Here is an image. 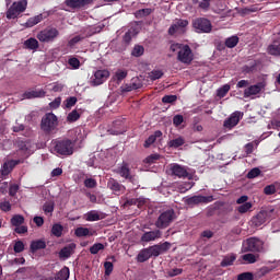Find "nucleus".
I'll return each mask as SVG.
<instances>
[{"label":"nucleus","mask_w":280,"mask_h":280,"mask_svg":"<svg viewBox=\"0 0 280 280\" xmlns=\"http://www.w3.org/2000/svg\"><path fill=\"white\" fill-rule=\"evenodd\" d=\"M171 246L172 244H170V242H164L162 244H155L147 248H143L138 254L137 261H139L140 264H143L152 257H159L160 255H163V253H167Z\"/></svg>","instance_id":"nucleus-1"},{"label":"nucleus","mask_w":280,"mask_h":280,"mask_svg":"<svg viewBox=\"0 0 280 280\" xmlns=\"http://www.w3.org/2000/svg\"><path fill=\"white\" fill-rule=\"evenodd\" d=\"M51 149L59 156H71L75 152V140L57 138L51 141Z\"/></svg>","instance_id":"nucleus-2"},{"label":"nucleus","mask_w":280,"mask_h":280,"mask_svg":"<svg viewBox=\"0 0 280 280\" xmlns=\"http://www.w3.org/2000/svg\"><path fill=\"white\" fill-rule=\"evenodd\" d=\"M171 51H177V59L184 65H189L194 60V52H191L189 45L172 44Z\"/></svg>","instance_id":"nucleus-3"},{"label":"nucleus","mask_w":280,"mask_h":280,"mask_svg":"<svg viewBox=\"0 0 280 280\" xmlns=\"http://www.w3.org/2000/svg\"><path fill=\"white\" fill-rule=\"evenodd\" d=\"M242 253H266L264 241L258 237H249L242 243Z\"/></svg>","instance_id":"nucleus-4"},{"label":"nucleus","mask_w":280,"mask_h":280,"mask_svg":"<svg viewBox=\"0 0 280 280\" xmlns=\"http://www.w3.org/2000/svg\"><path fill=\"white\" fill-rule=\"evenodd\" d=\"M174 220H176V212H174V209L164 210L158 217L155 226L156 229H167Z\"/></svg>","instance_id":"nucleus-5"},{"label":"nucleus","mask_w":280,"mask_h":280,"mask_svg":"<svg viewBox=\"0 0 280 280\" xmlns=\"http://www.w3.org/2000/svg\"><path fill=\"white\" fill-rule=\"evenodd\" d=\"M58 36H60V31L54 26H48L37 33L36 38L39 40V43H54Z\"/></svg>","instance_id":"nucleus-6"},{"label":"nucleus","mask_w":280,"mask_h":280,"mask_svg":"<svg viewBox=\"0 0 280 280\" xmlns=\"http://www.w3.org/2000/svg\"><path fill=\"white\" fill-rule=\"evenodd\" d=\"M192 27L197 34H211L213 25L207 18H197L192 20Z\"/></svg>","instance_id":"nucleus-7"},{"label":"nucleus","mask_w":280,"mask_h":280,"mask_svg":"<svg viewBox=\"0 0 280 280\" xmlns=\"http://www.w3.org/2000/svg\"><path fill=\"white\" fill-rule=\"evenodd\" d=\"M58 127V117L52 114L48 113L42 118L40 128L44 132H52Z\"/></svg>","instance_id":"nucleus-8"},{"label":"nucleus","mask_w":280,"mask_h":280,"mask_svg":"<svg viewBox=\"0 0 280 280\" xmlns=\"http://www.w3.org/2000/svg\"><path fill=\"white\" fill-rule=\"evenodd\" d=\"M27 10V0L14 2L7 11V19H18Z\"/></svg>","instance_id":"nucleus-9"},{"label":"nucleus","mask_w":280,"mask_h":280,"mask_svg":"<svg viewBox=\"0 0 280 280\" xmlns=\"http://www.w3.org/2000/svg\"><path fill=\"white\" fill-rule=\"evenodd\" d=\"M184 202L189 207H194L196 205H209V202H213V196L197 195L192 197H186Z\"/></svg>","instance_id":"nucleus-10"},{"label":"nucleus","mask_w":280,"mask_h":280,"mask_svg":"<svg viewBox=\"0 0 280 280\" xmlns=\"http://www.w3.org/2000/svg\"><path fill=\"white\" fill-rule=\"evenodd\" d=\"M171 172L173 176H177V178H188L191 180V170L187 166H183L180 164H172Z\"/></svg>","instance_id":"nucleus-11"},{"label":"nucleus","mask_w":280,"mask_h":280,"mask_svg":"<svg viewBox=\"0 0 280 280\" xmlns=\"http://www.w3.org/2000/svg\"><path fill=\"white\" fill-rule=\"evenodd\" d=\"M117 174L121 176V178H126V180H129V183H132V185L138 186L139 180L135 177V175L130 174V167L127 163H122L120 167H118Z\"/></svg>","instance_id":"nucleus-12"},{"label":"nucleus","mask_w":280,"mask_h":280,"mask_svg":"<svg viewBox=\"0 0 280 280\" xmlns=\"http://www.w3.org/2000/svg\"><path fill=\"white\" fill-rule=\"evenodd\" d=\"M244 117V113L242 112H234L230 115L229 118H226L223 122L224 128H228V130H232V128H235L240 124V119Z\"/></svg>","instance_id":"nucleus-13"},{"label":"nucleus","mask_w":280,"mask_h":280,"mask_svg":"<svg viewBox=\"0 0 280 280\" xmlns=\"http://www.w3.org/2000/svg\"><path fill=\"white\" fill-rule=\"evenodd\" d=\"M110 72L108 70H97L94 72V75L91 78L92 86H100L104 84L105 80H108Z\"/></svg>","instance_id":"nucleus-14"},{"label":"nucleus","mask_w":280,"mask_h":280,"mask_svg":"<svg viewBox=\"0 0 280 280\" xmlns=\"http://www.w3.org/2000/svg\"><path fill=\"white\" fill-rule=\"evenodd\" d=\"M163 237V232L161 230H153L144 232L141 235L140 242L144 244H149V242H156V240H161Z\"/></svg>","instance_id":"nucleus-15"},{"label":"nucleus","mask_w":280,"mask_h":280,"mask_svg":"<svg viewBox=\"0 0 280 280\" xmlns=\"http://www.w3.org/2000/svg\"><path fill=\"white\" fill-rule=\"evenodd\" d=\"M107 187L115 194V196H121L124 191H126V186L122 184L118 183L117 179L115 178H109L107 182Z\"/></svg>","instance_id":"nucleus-16"},{"label":"nucleus","mask_w":280,"mask_h":280,"mask_svg":"<svg viewBox=\"0 0 280 280\" xmlns=\"http://www.w3.org/2000/svg\"><path fill=\"white\" fill-rule=\"evenodd\" d=\"M269 215H270V212L266 210H261L254 218H252V225L261 226L262 224H266V221L268 220Z\"/></svg>","instance_id":"nucleus-17"},{"label":"nucleus","mask_w":280,"mask_h":280,"mask_svg":"<svg viewBox=\"0 0 280 280\" xmlns=\"http://www.w3.org/2000/svg\"><path fill=\"white\" fill-rule=\"evenodd\" d=\"M189 25V21L187 20H177L173 25L170 26L168 28V34L173 36V34H176L178 30H185Z\"/></svg>","instance_id":"nucleus-18"},{"label":"nucleus","mask_w":280,"mask_h":280,"mask_svg":"<svg viewBox=\"0 0 280 280\" xmlns=\"http://www.w3.org/2000/svg\"><path fill=\"white\" fill-rule=\"evenodd\" d=\"M86 222H97L104 220V214L98 210H91L84 214Z\"/></svg>","instance_id":"nucleus-19"},{"label":"nucleus","mask_w":280,"mask_h":280,"mask_svg":"<svg viewBox=\"0 0 280 280\" xmlns=\"http://www.w3.org/2000/svg\"><path fill=\"white\" fill-rule=\"evenodd\" d=\"M264 89V85L261 83L252 85L244 91V97H253V95H258V93H261V90Z\"/></svg>","instance_id":"nucleus-20"},{"label":"nucleus","mask_w":280,"mask_h":280,"mask_svg":"<svg viewBox=\"0 0 280 280\" xmlns=\"http://www.w3.org/2000/svg\"><path fill=\"white\" fill-rule=\"evenodd\" d=\"M73 250H75V244L74 243H70L69 245L65 246L59 252L60 259H69V257H71V255H73Z\"/></svg>","instance_id":"nucleus-21"},{"label":"nucleus","mask_w":280,"mask_h":280,"mask_svg":"<svg viewBox=\"0 0 280 280\" xmlns=\"http://www.w3.org/2000/svg\"><path fill=\"white\" fill-rule=\"evenodd\" d=\"M45 19H47V16H45V14H43V13L32 16L26 21L25 27H34V25H38V23H43V21H45Z\"/></svg>","instance_id":"nucleus-22"},{"label":"nucleus","mask_w":280,"mask_h":280,"mask_svg":"<svg viewBox=\"0 0 280 280\" xmlns=\"http://www.w3.org/2000/svg\"><path fill=\"white\" fill-rule=\"evenodd\" d=\"M16 165H19V162H16L14 160L4 162L1 167L0 174L8 176V174H10V172H12V170H14V167H16Z\"/></svg>","instance_id":"nucleus-23"},{"label":"nucleus","mask_w":280,"mask_h":280,"mask_svg":"<svg viewBox=\"0 0 280 280\" xmlns=\"http://www.w3.org/2000/svg\"><path fill=\"white\" fill-rule=\"evenodd\" d=\"M89 3H93V0H66V4L68 8H84V5H89Z\"/></svg>","instance_id":"nucleus-24"},{"label":"nucleus","mask_w":280,"mask_h":280,"mask_svg":"<svg viewBox=\"0 0 280 280\" xmlns=\"http://www.w3.org/2000/svg\"><path fill=\"white\" fill-rule=\"evenodd\" d=\"M24 100H35L36 97H45L44 90L26 91L23 94Z\"/></svg>","instance_id":"nucleus-25"},{"label":"nucleus","mask_w":280,"mask_h":280,"mask_svg":"<svg viewBox=\"0 0 280 280\" xmlns=\"http://www.w3.org/2000/svg\"><path fill=\"white\" fill-rule=\"evenodd\" d=\"M139 34V27L137 26H131L128 32L125 33L122 40L125 43H130L132 40L133 36H137Z\"/></svg>","instance_id":"nucleus-26"},{"label":"nucleus","mask_w":280,"mask_h":280,"mask_svg":"<svg viewBox=\"0 0 280 280\" xmlns=\"http://www.w3.org/2000/svg\"><path fill=\"white\" fill-rule=\"evenodd\" d=\"M25 49H31V51H36L38 49V39L31 37L24 42Z\"/></svg>","instance_id":"nucleus-27"},{"label":"nucleus","mask_w":280,"mask_h":280,"mask_svg":"<svg viewBox=\"0 0 280 280\" xmlns=\"http://www.w3.org/2000/svg\"><path fill=\"white\" fill-rule=\"evenodd\" d=\"M18 148L19 150H21V152H24L26 154V156H30V154H32V143H30L28 141H20L18 143Z\"/></svg>","instance_id":"nucleus-28"},{"label":"nucleus","mask_w":280,"mask_h":280,"mask_svg":"<svg viewBox=\"0 0 280 280\" xmlns=\"http://www.w3.org/2000/svg\"><path fill=\"white\" fill-rule=\"evenodd\" d=\"M161 137H163V132L161 130L155 131L144 141V148H150V145H152L156 139H161Z\"/></svg>","instance_id":"nucleus-29"},{"label":"nucleus","mask_w":280,"mask_h":280,"mask_svg":"<svg viewBox=\"0 0 280 280\" xmlns=\"http://www.w3.org/2000/svg\"><path fill=\"white\" fill-rule=\"evenodd\" d=\"M43 248H47V243H45L43 240L33 241L31 243L32 253H36V250H43Z\"/></svg>","instance_id":"nucleus-30"},{"label":"nucleus","mask_w":280,"mask_h":280,"mask_svg":"<svg viewBox=\"0 0 280 280\" xmlns=\"http://www.w3.org/2000/svg\"><path fill=\"white\" fill-rule=\"evenodd\" d=\"M143 86V83H141V80L139 78L132 79V83L130 85H127L124 91L129 93V91H137V89H141Z\"/></svg>","instance_id":"nucleus-31"},{"label":"nucleus","mask_w":280,"mask_h":280,"mask_svg":"<svg viewBox=\"0 0 280 280\" xmlns=\"http://www.w3.org/2000/svg\"><path fill=\"white\" fill-rule=\"evenodd\" d=\"M74 235L77 237H89L93 235V232H91V230H89L88 228H77L75 231H74Z\"/></svg>","instance_id":"nucleus-32"},{"label":"nucleus","mask_w":280,"mask_h":280,"mask_svg":"<svg viewBox=\"0 0 280 280\" xmlns=\"http://www.w3.org/2000/svg\"><path fill=\"white\" fill-rule=\"evenodd\" d=\"M267 52L270 56H280V43L275 42L273 44H270L267 48Z\"/></svg>","instance_id":"nucleus-33"},{"label":"nucleus","mask_w":280,"mask_h":280,"mask_svg":"<svg viewBox=\"0 0 280 280\" xmlns=\"http://www.w3.org/2000/svg\"><path fill=\"white\" fill-rule=\"evenodd\" d=\"M182 145H185V138L178 137L168 142V148H180Z\"/></svg>","instance_id":"nucleus-34"},{"label":"nucleus","mask_w":280,"mask_h":280,"mask_svg":"<svg viewBox=\"0 0 280 280\" xmlns=\"http://www.w3.org/2000/svg\"><path fill=\"white\" fill-rule=\"evenodd\" d=\"M235 259H236L235 254L224 256L223 260L221 261L222 268H226L228 266H233Z\"/></svg>","instance_id":"nucleus-35"},{"label":"nucleus","mask_w":280,"mask_h":280,"mask_svg":"<svg viewBox=\"0 0 280 280\" xmlns=\"http://www.w3.org/2000/svg\"><path fill=\"white\" fill-rule=\"evenodd\" d=\"M69 267H63L55 277V280H69Z\"/></svg>","instance_id":"nucleus-36"},{"label":"nucleus","mask_w":280,"mask_h":280,"mask_svg":"<svg viewBox=\"0 0 280 280\" xmlns=\"http://www.w3.org/2000/svg\"><path fill=\"white\" fill-rule=\"evenodd\" d=\"M243 261H245V264H256V261L259 259V255H255V254H245L242 256Z\"/></svg>","instance_id":"nucleus-37"},{"label":"nucleus","mask_w":280,"mask_h":280,"mask_svg":"<svg viewBox=\"0 0 280 280\" xmlns=\"http://www.w3.org/2000/svg\"><path fill=\"white\" fill-rule=\"evenodd\" d=\"M25 222V218L21 214H15L11 218V224L12 226H21L22 224H24Z\"/></svg>","instance_id":"nucleus-38"},{"label":"nucleus","mask_w":280,"mask_h":280,"mask_svg":"<svg viewBox=\"0 0 280 280\" xmlns=\"http://www.w3.org/2000/svg\"><path fill=\"white\" fill-rule=\"evenodd\" d=\"M152 14V9L147 8V9H140L135 12L136 19H144V16H150Z\"/></svg>","instance_id":"nucleus-39"},{"label":"nucleus","mask_w":280,"mask_h":280,"mask_svg":"<svg viewBox=\"0 0 280 280\" xmlns=\"http://www.w3.org/2000/svg\"><path fill=\"white\" fill-rule=\"evenodd\" d=\"M62 231H65V228L60 223H56L51 228V233L55 237H62Z\"/></svg>","instance_id":"nucleus-40"},{"label":"nucleus","mask_w":280,"mask_h":280,"mask_svg":"<svg viewBox=\"0 0 280 280\" xmlns=\"http://www.w3.org/2000/svg\"><path fill=\"white\" fill-rule=\"evenodd\" d=\"M238 43H240V37L237 36H231L225 39V46H228L229 49H233V47H237Z\"/></svg>","instance_id":"nucleus-41"},{"label":"nucleus","mask_w":280,"mask_h":280,"mask_svg":"<svg viewBox=\"0 0 280 280\" xmlns=\"http://www.w3.org/2000/svg\"><path fill=\"white\" fill-rule=\"evenodd\" d=\"M144 51L145 48H143V46L136 45L131 51V56H133L135 58H140V56H143Z\"/></svg>","instance_id":"nucleus-42"},{"label":"nucleus","mask_w":280,"mask_h":280,"mask_svg":"<svg viewBox=\"0 0 280 280\" xmlns=\"http://www.w3.org/2000/svg\"><path fill=\"white\" fill-rule=\"evenodd\" d=\"M231 91V85L225 84L217 90L218 97H226V93Z\"/></svg>","instance_id":"nucleus-43"},{"label":"nucleus","mask_w":280,"mask_h":280,"mask_svg":"<svg viewBox=\"0 0 280 280\" xmlns=\"http://www.w3.org/2000/svg\"><path fill=\"white\" fill-rule=\"evenodd\" d=\"M43 211L46 215H51L54 213V202L47 201L43 205Z\"/></svg>","instance_id":"nucleus-44"},{"label":"nucleus","mask_w":280,"mask_h":280,"mask_svg":"<svg viewBox=\"0 0 280 280\" xmlns=\"http://www.w3.org/2000/svg\"><path fill=\"white\" fill-rule=\"evenodd\" d=\"M160 159L161 155L159 153H153L145 158L144 163H147L148 165H152L153 163H156V161H159Z\"/></svg>","instance_id":"nucleus-45"},{"label":"nucleus","mask_w":280,"mask_h":280,"mask_svg":"<svg viewBox=\"0 0 280 280\" xmlns=\"http://www.w3.org/2000/svg\"><path fill=\"white\" fill-rule=\"evenodd\" d=\"M100 250H104V244H102V243H95L94 245H92L90 247L91 255H97V253H100Z\"/></svg>","instance_id":"nucleus-46"},{"label":"nucleus","mask_w":280,"mask_h":280,"mask_svg":"<svg viewBox=\"0 0 280 280\" xmlns=\"http://www.w3.org/2000/svg\"><path fill=\"white\" fill-rule=\"evenodd\" d=\"M149 78L150 80H152V82H154L155 80H161V78H163V71L153 70L149 73Z\"/></svg>","instance_id":"nucleus-47"},{"label":"nucleus","mask_w":280,"mask_h":280,"mask_svg":"<svg viewBox=\"0 0 280 280\" xmlns=\"http://www.w3.org/2000/svg\"><path fill=\"white\" fill-rule=\"evenodd\" d=\"M253 209L252 202H245L237 208L238 213H248Z\"/></svg>","instance_id":"nucleus-48"},{"label":"nucleus","mask_w":280,"mask_h":280,"mask_svg":"<svg viewBox=\"0 0 280 280\" xmlns=\"http://www.w3.org/2000/svg\"><path fill=\"white\" fill-rule=\"evenodd\" d=\"M75 104H78V97H75V96L68 97L63 102V105L66 106V108H73V106H75Z\"/></svg>","instance_id":"nucleus-49"},{"label":"nucleus","mask_w":280,"mask_h":280,"mask_svg":"<svg viewBox=\"0 0 280 280\" xmlns=\"http://www.w3.org/2000/svg\"><path fill=\"white\" fill-rule=\"evenodd\" d=\"M81 40H84V36L82 35H75L68 42V47L73 48L74 45H78V43H81Z\"/></svg>","instance_id":"nucleus-50"},{"label":"nucleus","mask_w":280,"mask_h":280,"mask_svg":"<svg viewBox=\"0 0 280 280\" xmlns=\"http://www.w3.org/2000/svg\"><path fill=\"white\" fill-rule=\"evenodd\" d=\"M264 194H266V196H272V194H277V184L266 186L264 188Z\"/></svg>","instance_id":"nucleus-51"},{"label":"nucleus","mask_w":280,"mask_h":280,"mask_svg":"<svg viewBox=\"0 0 280 280\" xmlns=\"http://www.w3.org/2000/svg\"><path fill=\"white\" fill-rule=\"evenodd\" d=\"M80 119V114L77 109H73L70 114L67 116V121L73 122L78 121Z\"/></svg>","instance_id":"nucleus-52"},{"label":"nucleus","mask_w":280,"mask_h":280,"mask_svg":"<svg viewBox=\"0 0 280 280\" xmlns=\"http://www.w3.org/2000/svg\"><path fill=\"white\" fill-rule=\"evenodd\" d=\"M84 185L88 187V189H95V187H97V180L94 178H86L84 180Z\"/></svg>","instance_id":"nucleus-53"},{"label":"nucleus","mask_w":280,"mask_h":280,"mask_svg":"<svg viewBox=\"0 0 280 280\" xmlns=\"http://www.w3.org/2000/svg\"><path fill=\"white\" fill-rule=\"evenodd\" d=\"M0 209L1 211H4V213H8V211H12V203H10L8 200H4L0 202Z\"/></svg>","instance_id":"nucleus-54"},{"label":"nucleus","mask_w":280,"mask_h":280,"mask_svg":"<svg viewBox=\"0 0 280 280\" xmlns=\"http://www.w3.org/2000/svg\"><path fill=\"white\" fill-rule=\"evenodd\" d=\"M13 250L14 253H23V250H25V244H23L22 241L15 242L13 246Z\"/></svg>","instance_id":"nucleus-55"},{"label":"nucleus","mask_w":280,"mask_h":280,"mask_svg":"<svg viewBox=\"0 0 280 280\" xmlns=\"http://www.w3.org/2000/svg\"><path fill=\"white\" fill-rule=\"evenodd\" d=\"M178 97L176 95H165L162 98L163 104H174Z\"/></svg>","instance_id":"nucleus-56"},{"label":"nucleus","mask_w":280,"mask_h":280,"mask_svg":"<svg viewBox=\"0 0 280 280\" xmlns=\"http://www.w3.org/2000/svg\"><path fill=\"white\" fill-rule=\"evenodd\" d=\"M167 277H178V275H183V269L175 268L166 271Z\"/></svg>","instance_id":"nucleus-57"},{"label":"nucleus","mask_w":280,"mask_h":280,"mask_svg":"<svg viewBox=\"0 0 280 280\" xmlns=\"http://www.w3.org/2000/svg\"><path fill=\"white\" fill-rule=\"evenodd\" d=\"M259 174H261V170H259L258 167L252 168L247 173V178H257V176H259Z\"/></svg>","instance_id":"nucleus-58"},{"label":"nucleus","mask_w":280,"mask_h":280,"mask_svg":"<svg viewBox=\"0 0 280 280\" xmlns=\"http://www.w3.org/2000/svg\"><path fill=\"white\" fill-rule=\"evenodd\" d=\"M104 268H105V275H106V277H110V275H112V272H113V269H114L113 262H110V261H105V262H104Z\"/></svg>","instance_id":"nucleus-59"},{"label":"nucleus","mask_w":280,"mask_h":280,"mask_svg":"<svg viewBox=\"0 0 280 280\" xmlns=\"http://www.w3.org/2000/svg\"><path fill=\"white\" fill-rule=\"evenodd\" d=\"M68 65L72 67V69H80V60L75 57L70 58Z\"/></svg>","instance_id":"nucleus-60"},{"label":"nucleus","mask_w":280,"mask_h":280,"mask_svg":"<svg viewBox=\"0 0 280 280\" xmlns=\"http://www.w3.org/2000/svg\"><path fill=\"white\" fill-rule=\"evenodd\" d=\"M255 277L253 276V272H243L237 276V280H253Z\"/></svg>","instance_id":"nucleus-61"},{"label":"nucleus","mask_w":280,"mask_h":280,"mask_svg":"<svg viewBox=\"0 0 280 280\" xmlns=\"http://www.w3.org/2000/svg\"><path fill=\"white\" fill-rule=\"evenodd\" d=\"M125 78H128V71L126 70H118L116 72V79L118 82H121V80H125Z\"/></svg>","instance_id":"nucleus-62"},{"label":"nucleus","mask_w":280,"mask_h":280,"mask_svg":"<svg viewBox=\"0 0 280 280\" xmlns=\"http://www.w3.org/2000/svg\"><path fill=\"white\" fill-rule=\"evenodd\" d=\"M185 121V118L183 117V115H175L173 117V124L174 126H176V128H178V126H180V124H183Z\"/></svg>","instance_id":"nucleus-63"},{"label":"nucleus","mask_w":280,"mask_h":280,"mask_svg":"<svg viewBox=\"0 0 280 280\" xmlns=\"http://www.w3.org/2000/svg\"><path fill=\"white\" fill-rule=\"evenodd\" d=\"M19 185L18 184H11L9 187V195L14 197L19 192Z\"/></svg>","instance_id":"nucleus-64"}]
</instances>
